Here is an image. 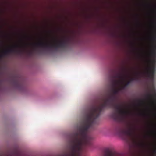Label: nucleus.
Wrapping results in <instances>:
<instances>
[{
  "instance_id": "nucleus-1",
  "label": "nucleus",
  "mask_w": 156,
  "mask_h": 156,
  "mask_svg": "<svg viewBox=\"0 0 156 156\" xmlns=\"http://www.w3.org/2000/svg\"><path fill=\"white\" fill-rule=\"evenodd\" d=\"M112 94H109L108 97L103 99V103L100 106L92 105L88 111L83 125L80 128L78 132L73 133L69 140L70 153H81L83 147L91 144V137L87 134L88 129H94V125L98 122V118L101 112L105 108L114 106L117 113L112 115V118L117 122L122 123L125 117L130 114V112L124 109L123 106L114 104L115 95L120 91L118 86L122 83L121 80H117L116 78L122 80L124 78L120 75H111Z\"/></svg>"
},
{
  "instance_id": "nucleus-2",
  "label": "nucleus",
  "mask_w": 156,
  "mask_h": 156,
  "mask_svg": "<svg viewBox=\"0 0 156 156\" xmlns=\"http://www.w3.org/2000/svg\"><path fill=\"white\" fill-rule=\"evenodd\" d=\"M151 59L148 60L149 65L147 67L146 74L152 80L150 91L156 90L153 80L156 72L155 63L156 58V44L153 43L151 45L150 53Z\"/></svg>"
},
{
  "instance_id": "nucleus-3",
  "label": "nucleus",
  "mask_w": 156,
  "mask_h": 156,
  "mask_svg": "<svg viewBox=\"0 0 156 156\" xmlns=\"http://www.w3.org/2000/svg\"><path fill=\"white\" fill-rule=\"evenodd\" d=\"M69 42L68 39H63L59 41L55 40L54 43L49 44L48 43L40 42L34 44L37 47L48 50L52 49H57L58 48H64L66 47Z\"/></svg>"
},
{
  "instance_id": "nucleus-4",
  "label": "nucleus",
  "mask_w": 156,
  "mask_h": 156,
  "mask_svg": "<svg viewBox=\"0 0 156 156\" xmlns=\"http://www.w3.org/2000/svg\"><path fill=\"white\" fill-rule=\"evenodd\" d=\"M113 131L115 133L119 134L123 133L133 139H135L137 136L136 129L133 126L130 127L128 130L123 131L121 126L118 125L114 127Z\"/></svg>"
},
{
  "instance_id": "nucleus-5",
  "label": "nucleus",
  "mask_w": 156,
  "mask_h": 156,
  "mask_svg": "<svg viewBox=\"0 0 156 156\" xmlns=\"http://www.w3.org/2000/svg\"><path fill=\"white\" fill-rule=\"evenodd\" d=\"M13 85L17 88H20L23 86V83L21 79L18 76H15L12 79Z\"/></svg>"
},
{
  "instance_id": "nucleus-6",
  "label": "nucleus",
  "mask_w": 156,
  "mask_h": 156,
  "mask_svg": "<svg viewBox=\"0 0 156 156\" xmlns=\"http://www.w3.org/2000/svg\"><path fill=\"white\" fill-rule=\"evenodd\" d=\"M20 50H18L15 48H11L8 50L4 51L2 54L0 55V59L3 56L7 55L9 54L10 53H19L21 52Z\"/></svg>"
},
{
  "instance_id": "nucleus-7",
  "label": "nucleus",
  "mask_w": 156,
  "mask_h": 156,
  "mask_svg": "<svg viewBox=\"0 0 156 156\" xmlns=\"http://www.w3.org/2000/svg\"><path fill=\"white\" fill-rule=\"evenodd\" d=\"M115 75H120L122 76L123 77L124 79L122 80H121L119 78H118L119 79L118 80H121L122 83H120V84L118 86V87L119 88V89H120V91L122 90H123L124 89L126 86H125V84L123 85V86H121V85L123 84V81L125 79V77L126 76L125 75L123 74L122 73H118L117 74Z\"/></svg>"
},
{
  "instance_id": "nucleus-8",
  "label": "nucleus",
  "mask_w": 156,
  "mask_h": 156,
  "mask_svg": "<svg viewBox=\"0 0 156 156\" xmlns=\"http://www.w3.org/2000/svg\"><path fill=\"white\" fill-rule=\"evenodd\" d=\"M151 94H148L147 95V97L149 98H156V90L151 91Z\"/></svg>"
},
{
  "instance_id": "nucleus-9",
  "label": "nucleus",
  "mask_w": 156,
  "mask_h": 156,
  "mask_svg": "<svg viewBox=\"0 0 156 156\" xmlns=\"http://www.w3.org/2000/svg\"><path fill=\"white\" fill-rule=\"evenodd\" d=\"M151 149L154 154L152 156H156V144H152Z\"/></svg>"
},
{
  "instance_id": "nucleus-10",
  "label": "nucleus",
  "mask_w": 156,
  "mask_h": 156,
  "mask_svg": "<svg viewBox=\"0 0 156 156\" xmlns=\"http://www.w3.org/2000/svg\"><path fill=\"white\" fill-rule=\"evenodd\" d=\"M154 32L155 33L156 32V30H155ZM151 39L154 41H156V34L154 33L153 36H152V37L151 38Z\"/></svg>"
},
{
  "instance_id": "nucleus-11",
  "label": "nucleus",
  "mask_w": 156,
  "mask_h": 156,
  "mask_svg": "<svg viewBox=\"0 0 156 156\" xmlns=\"http://www.w3.org/2000/svg\"><path fill=\"white\" fill-rule=\"evenodd\" d=\"M104 156H115V154L113 153L109 152L105 154Z\"/></svg>"
},
{
  "instance_id": "nucleus-12",
  "label": "nucleus",
  "mask_w": 156,
  "mask_h": 156,
  "mask_svg": "<svg viewBox=\"0 0 156 156\" xmlns=\"http://www.w3.org/2000/svg\"><path fill=\"white\" fill-rule=\"evenodd\" d=\"M137 79H138V78L137 77H132L130 79V80L129 81H130V83H131L132 81H134V80H137Z\"/></svg>"
},
{
  "instance_id": "nucleus-13",
  "label": "nucleus",
  "mask_w": 156,
  "mask_h": 156,
  "mask_svg": "<svg viewBox=\"0 0 156 156\" xmlns=\"http://www.w3.org/2000/svg\"><path fill=\"white\" fill-rule=\"evenodd\" d=\"M130 81H128L127 82L125 83L124 84H125V86H128L130 83Z\"/></svg>"
},
{
  "instance_id": "nucleus-14",
  "label": "nucleus",
  "mask_w": 156,
  "mask_h": 156,
  "mask_svg": "<svg viewBox=\"0 0 156 156\" xmlns=\"http://www.w3.org/2000/svg\"><path fill=\"white\" fill-rule=\"evenodd\" d=\"M137 101L140 104L141 103H143L144 102L143 101L140 99H138L137 100Z\"/></svg>"
},
{
  "instance_id": "nucleus-15",
  "label": "nucleus",
  "mask_w": 156,
  "mask_h": 156,
  "mask_svg": "<svg viewBox=\"0 0 156 156\" xmlns=\"http://www.w3.org/2000/svg\"><path fill=\"white\" fill-rule=\"evenodd\" d=\"M154 24V27L155 29H156V23L154 22L153 23Z\"/></svg>"
},
{
  "instance_id": "nucleus-16",
  "label": "nucleus",
  "mask_w": 156,
  "mask_h": 156,
  "mask_svg": "<svg viewBox=\"0 0 156 156\" xmlns=\"http://www.w3.org/2000/svg\"><path fill=\"white\" fill-rule=\"evenodd\" d=\"M28 53L30 55H32L33 54V52L32 51H30L28 52Z\"/></svg>"
},
{
  "instance_id": "nucleus-17",
  "label": "nucleus",
  "mask_w": 156,
  "mask_h": 156,
  "mask_svg": "<svg viewBox=\"0 0 156 156\" xmlns=\"http://www.w3.org/2000/svg\"><path fill=\"white\" fill-rule=\"evenodd\" d=\"M19 47V46H15V48H17V47Z\"/></svg>"
},
{
  "instance_id": "nucleus-18",
  "label": "nucleus",
  "mask_w": 156,
  "mask_h": 156,
  "mask_svg": "<svg viewBox=\"0 0 156 156\" xmlns=\"http://www.w3.org/2000/svg\"><path fill=\"white\" fill-rule=\"evenodd\" d=\"M138 73H136V75H138Z\"/></svg>"
}]
</instances>
